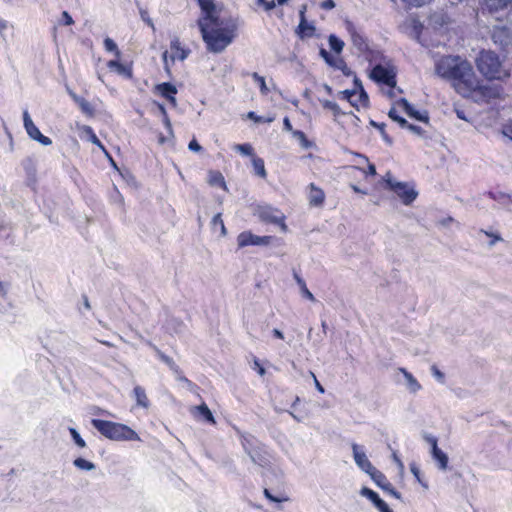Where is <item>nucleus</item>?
<instances>
[{
    "instance_id": "f257e3e1",
    "label": "nucleus",
    "mask_w": 512,
    "mask_h": 512,
    "mask_svg": "<svg viewBox=\"0 0 512 512\" xmlns=\"http://www.w3.org/2000/svg\"><path fill=\"white\" fill-rule=\"evenodd\" d=\"M197 25L207 50L212 53H221L236 37V25L234 23L213 26L209 22L198 20Z\"/></svg>"
},
{
    "instance_id": "f03ea898",
    "label": "nucleus",
    "mask_w": 512,
    "mask_h": 512,
    "mask_svg": "<svg viewBox=\"0 0 512 512\" xmlns=\"http://www.w3.org/2000/svg\"><path fill=\"white\" fill-rule=\"evenodd\" d=\"M436 72L443 78L468 84L472 75V66L460 57H446L436 64Z\"/></svg>"
},
{
    "instance_id": "7ed1b4c3",
    "label": "nucleus",
    "mask_w": 512,
    "mask_h": 512,
    "mask_svg": "<svg viewBox=\"0 0 512 512\" xmlns=\"http://www.w3.org/2000/svg\"><path fill=\"white\" fill-rule=\"evenodd\" d=\"M91 425L102 436L112 441H140L139 435L122 423L93 418Z\"/></svg>"
},
{
    "instance_id": "20e7f679",
    "label": "nucleus",
    "mask_w": 512,
    "mask_h": 512,
    "mask_svg": "<svg viewBox=\"0 0 512 512\" xmlns=\"http://www.w3.org/2000/svg\"><path fill=\"white\" fill-rule=\"evenodd\" d=\"M478 71L487 79H499L501 75V62L499 56L492 51H482L477 60Z\"/></svg>"
},
{
    "instance_id": "39448f33",
    "label": "nucleus",
    "mask_w": 512,
    "mask_h": 512,
    "mask_svg": "<svg viewBox=\"0 0 512 512\" xmlns=\"http://www.w3.org/2000/svg\"><path fill=\"white\" fill-rule=\"evenodd\" d=\"M383 180L386 189L394 192L404 205L412 204L418 196V192L413 186H410L406 182L394 180L390 172H387Z\"/></svg>"
},
{
    "instance_id": "423d86ee",
    "label": "nucleus",
    "mask_w": 512,
    "mask_h": 512,
    "mask_svg": "<svg viewBox=\"0 0 512 512\" xmlns=\"http://www.w3.org/2000/svg\"><path fill=\"white\" fill-rule=\"evenodd\" d=\"M256 215L263 222L280 225L283 231H286L287 229V226L284 222V214L276 208L268 205L258 206L256 209Z\"/></svg>"
},
{
    "instance_id": "0eeeda50",
    "label": "nucleus",
    "mask_w": 512,
    "mask_h": 512,
    "mask_svg": "<svg viewBox=\"0 0 512 512\" xmlns=\"http://www.w3.org/2000/svg\"><path fill=\"white\" fill-rule=\"evenodd\" d=\"M273 239V236H258L251 231H243L237 236V245L239 248L247 246H268Z\"/></svg>"
},
{
    "instance_id": "6e6552de",
    "label": "nucleus",
    "mask_w": 512,
    "mask_h": 512,
    "mask_svg": "<svg viewBox=\"0 0 512 512\" xmlns=\"http://www.w3.org/2000/svg\"><path fill=\"white\" fill-rule=\"evenodd\" d=\"M201 9L202 16L198 20L209 22L213 26L223 24V20L216 14V5L214 0H197Z\"/></svg>"
},
{
    "instance_id": "1a4fd4ad",
    "label": "nucleus",
    "mask_w": 512,
    "mask_h": 512,
    "mask_svg": "<svg viewBox=\"0 0 512 512\" xmlns=\"http://www.w3.org/2000/svg\"><path fill=\"white\" fill-rule=\"evenodd\" d=\"M23 124L28 136L31 139L39 142L43 146L52 144V140L49 137L43 135L34 124L27 110H24L23 112Z\"/></svg>"
},
{
    "instance_id": "9d476101",
    "label": "nucleus",
    "mask_w": 512,
    "mask_h": 512,
    "mask_svg": "<svg viewBox=\"0 0 512 512\" xmlns=\"http://www.w3.org/2000/svg\"><path fill=\"white\" fill-rule=\"evenodd\" d=\"M370 78L379 84H384L387 86L396 85L395 73L391 69L380 64L373 67L370 73Z\"/></svg>"
},
{
    "instance_id": "9b49d317",
    "label": "nucleus",
    "mask_w": 512,
    "mask_h": 512,
    "mask_svg": "<svg viewBox=\"0 0 512 512\" xmlns=\"http://www.w3.org/2000/svg\"><path fill=\"white\" fill-rule=\"evenodd\" d=\"M352 451L357 466L371 477V474H374V472H376L377 469L372 465L370 460L367 458L364 450L358 444L353 443Z\"/></svg>"
},
{
    "instance_id": "f8f14e48",
    "label": "nucleus",
    "mask_w": 512,
    "mask_h": 512,
    "mask_svg": "<svg viewBox=\"0 0 512 512\" xmlns=\"http://www.w3.org/2000/svg\"><path fill=\"white\" fill-rule=\"evenodd\" d=\"M397 104L403 109V111L409 118L419 122H423L425 124H429L430 118L427 111H419L415 109V107L406 98H400L397 101Z\"/></svg>"
},
{
    "instance_id": "ddd939ff",
    "label": "nucleus",
    "mask_w": 512,
    "mask_h": 512,
    "mask_svg": "<svg viewBox=\"0 0 512 512\" xmlns=\"http://www.w3.org/2000/svg\"><path fill=\"white\" fill-rule=\"evenodd\" d=\"M319 55L327 65L335 69L341 70L345 76L349 77L353 75V71L347 66L346 62L343 59H336L325 48H320Z\"/></svg>"
},
{
    "instance_id": "4468645a",
    "label": "nucleus",
    "mask_w": 512,
    "mask_h": 512,
    "mask_svg": "<svg viewBox=\"0 0 512 512\" xmlns=\"http://www.w3.org/2000/svg\"><path fill=\"white\" fill-rule=\"evenodd\" d=\"M493 42L505 50L512 44V30L506 26H496L492 31Z\"/></svg>"
},
{
    "instance_id": "2eb2a0df",
    "label": "nucleus",
    "mask_w": 512,
    "mask_h": 512,
    "mask_svg": "<svg viewBox=\"0 0 512 512\" xmlns=\"http://www.w3.org/2000/svg\"><path fill=\"white\" fill-rule=\"evenodd\" d=\"M360 495L367 498L378 509L379 512H394L388 504L379 496L377 492L368 488L362 487Z\"/></svg>"
},
{
    "instance_id": "dca6fc26",
    "label": "nucleus",
    "mask_w": 512,
    "mask_h": 512,
    "mask_svg": "<svg viewBox=\"0 0 512 512\" xmlns=\"http://www.w3.org/2000/svg\"><path fill=\"white\" fill-rule=\"evenodd\" d=\"M371 479L384 492L389 493L396 499H401V494L393 487V485L388 481L387 477L381 471L377 470L374 472V474H371Z\"/></svg>"
},
{
    "instance_id": "f3484780",
    "label": "nucleus",
    "mask_w": 512,
    "mask_h": 512,
    "mask_svg": "<svg viewBox=\"0 0 512 512\" xmlns=\"http://www.w3.org/2000/svg\"><path fill=\"white\" fill-rule=\"evenodd\" d=\"M155 91L164 99H166L172 106L177 105L176 94L178 92L176 86L171 82H162L155 86Z\"/></svg>"
},
{
    "instance_id": "a211bd4d",
    "label": "nucleus",
    "mask_w": 512,
    "mask_h": 512,
    "mask_svg": "<svg viewBox=\"0 0 512 512\" xmlns=\"http://www.w3.org/2000/svg\"><path fill=\"white\" fill-rule=\"evenodd\" d=\"M247 455L250 457L251 461L254 464H256L260 467H266L270 464L269 455L266 452L264 445H262V444H259L256 448L251 450Z\"/></svg>"
},
{
    "instance_id": "6ab92c4d",
    "label": "nucleus",
    "mask_w": 512,
    "mask_h": 512,
    "mask_svg": "<svg viewBox=\"0 0 512 512\" xmlns=\"http://www.w3.org/2000/svg\"><path fill=\"white\" fill-rule=\"evenodd\" d=\"M147 345L155 352L156 356L169 367V369L174 374L181 373L180 367L175 363V361L170 356L163 353L155 344H153L150 341L147 342Z\"/></svg>"
},
{
    "instance_id": "aec40b11",
    "label": "nucleus",
    "mask_w": 512,
    "mask_h": 512,
    "mask_svg": "<svg viewBox=\"0 0 512 512\" xmlns=\"http://www.w3.org/2000/svg\"><path fill=\"white\" fill-rule=\"evenodd\" d=\"M170 48H171L172 51H175V53H173L170 56V59H171L172 63H174V61L176 59L183 61L190 54V50L189 49H185V48L181 47V43L179 41V38H177V37H175L174 39L171 40Z\"/></svg>"
},
{
    "instance_id": "412c9836",
    "label": "nucleus",
    "mask_w": 512,
    "mask_h": 512,
    "mask_svg": "<svg viewBox=\"0 0 512 512\" xmlns=\"http://www.w3.org/2000/svg\"><path fill=\"white\" fill-rule=\"evenodd\" d=\"M82 131L88 136L89 141L92 142L93 144H95L96 146H98L105 153V155L109 158L112 165L114 167H116L113 158L110 156L109 152L106 150V148L102 144V142L98 139V137L94 133V130L92 129V127H90L88 125H84L82 127Z\"/></svg>"
},
{
    "instance_id": "4be33fe9",
    "label": "nucleus",
    "mask_w": 512,
    "mask_h": 512,
    "mask_svg": "<svg viewBox=\"0 0 512 512\" xmlns=\"http://www.w3.org/2000/svg\"><path fill=\"white\" fill-rule=\"evenodd\" d=\"M349 32L353 46L356 47L359 52L367 51L368 44L366 43V39L360 33H358L352 25L349 27Z\"/></svg>"
},
{
    "instance_id": "5701e85b",
    "label": "nucleus",
    "mask_w": 512,
    "mask_h": 512,
    "mask_svg": "<svg viewBox=\"0 0 512 512\" xmlns=\"http://www.w3.org/2000/svg\"><path fill=\"white\" fill-rule=\"evenodd\" d=\"M316 28L312 23L306 21H299L296 28V34L300 39L310 38L314 35Z\"/></svg>"
},
{
    "instance_id": "b1692460",
    "label": "nucleus",
    "mask_w": 512,
    "mask_h": 512,
    "mask_svg": "<svg viewBox=\"0 0 512 512\" xmlns=\"http://www.w3.org/2000/svg\"><path fill=\"white\" fill-rule=\"evenodd\" d=\"M431 457L437 463V466L440 470L444 471L448 468V455L440 448L431 450Z\"/></svg>"
},
{
    "instance_id": "393cba45",
    "label": "nucleus",
    "mask_w": 512,
    "mask_h": 512,
    "mask_svg": "<svg viewBox=\"0 0 512 512\" xmlns=\"http://www.w3.org/2000/svg\"><path fill=\"white\" fill-rule=\"evenodd\" d=\"M311 193L309 196V203L311 206L319 207L324 203L325 194L324 192L317 188L313 183L310 184Z\"/></svg>"
},
{
    "instance_id": "a878e982",
    "label": "nucleus",
    "mask_w": 512,
    "mask_h": 512,
    "mask_svg": "<svg viewBox=\"0 0 512 512\" xmlns=\"http://www.w3.org/2000/svg\"><path fill=\"white\" fill-rule=\"evenodd\" d=\"M133 395L136 400L137 406L143 408H148L150 406V402L146 395V391L142 386L136 385L133 389Z\"/></svg>"
},
{
    "instance_id": "bb28decb",
    "label": "nucleus",
    "mask_w": 512,
    "mask_h": 512,
    "mask_svg": "<svg viewBox=\"0 0 512 512\" xmlns=\"http://www.w3.org/2000/svg\"><path fill=\"white\" fill-rule=\"evenodd\" d=\"M107 66L110 69L115 70L120 75H123V76H125L127 78H131L132 77V70H131V68L128 67L127 65H124V64L120 63L118 60H110L107 63Z\"/></svg>"
},
{
    "instance_id": "cd10ccee",
    "label": "nucleus",
    "mask_w": 512,
    "mask_h": 512,
    "mask_svg": "<svg viewBox=\"0 0 512 512\" xmlns=\"http://www.w3.org/2000/svg\"><path fill=\"white\" fill-rule=\"evenodd\" d=\"M241 443L246 454L261 444L253 435L249 433L241 435Z\"/></svg>"
},
{
    "instance_id": "c85d7f7f",
    "label": "nucleus",
    "mask_w": 512,
    "mask_h": 512,
    "mask_svg": "<svg viewBox=\"0 0 512 512\" xmlns=\"http://www.w3.org/2000/svg\"><path fill=\"white\" fill-rule=\"evenodd\" d=\"M400 371L403 373L407 387L411 392L415 393L421 389V385L410 372H408L405 368H400Z\"/></svg>"
},
{
    "instance_id": "c756f323",
    "label": "nucleus",
    "mask_w": 512,
    "mask_h": 512,
    "mask_svg": "<svg viewBox=\"0 0 512 512\" xmlns=\"http://www.w3.org/2000/svg\"><path fill=\"white\" fill-rule=\"evenodd\" d=\"M194 409L197 411L199 416L203 418V420L205 422L210 423V424L215 423V418H214L211 410L205 403H202V404L194 407Z\"/></svg>"
},
{
    "instance_id": "7c9ffc66",
    "label": "nucleus",
    "mask_w": 512,
    "mask_h": 512,
    "mask_svg": "<svg viewBox=\"0 0 512 512\" xmlns=\"http://www.w3.org/2000/svg\"><path fill=\"white\" fill-rule=\"evenodd\" d=\"M293 276H294L296 283L298 284V286L300 288L302 296L304 298L314 302L316 299H315L314 295L307 288V285H306V282L304 281V279L302 277H300L296 272H294Z\"/></svg>"
},
{
    "instance_id": "2f4dec72",
    "label": "nucleus",
    "mask_w": 512,
    "mask_h": 512,
    "mask_svg": "<svg viewBox=\"0 0 512 512\" xmlns=\"http://www.w3.org/2000/svg\"><path fill=\"white\" fill-rule=\"evenodd\" d=\"M252 165H253V168H254V173L261 177V178H266L267 176V172H266V169H265V164H264V160L260 157H253L252 158Z\"/></svg>"
},
{
    "instance_id": "473e14b6",
    "label": "nucleus",
    "mask_w": 512,
    "mask_h": 512,
    "mask_svg": "<svg viewBox=\"0 0 512 512\" xmlns=\"http://www.w3.org/2000/svg\"><path fill=\"white\" fill-rule=\"evenodd\" d=\"M328 43L330 46V49L335 52L336 54H340L343 51L344 48V42L342 39H340L335 34H331L328 38Z\"/></svg>"
},
{
    "instance_id": "72a5a7b5",
    "label": "nucleus",
    "mask_w": 512,
    "mask_h": 512,
    "mask_svg": "<svg viewBox=\"0 0 512 512\" xmlns=\"http://www.w3.org/2000/svg\"><path fill=\"white\" fill-rule=\"evenodd\" d=\"M369 124L372 127L378 129V132H380L381 137L386 144H388L389 146H391L393 144V139L385 131V127H386L385 123H379V122H376L371 119L369 121Z\"/></svg>"
},
{
    "instance_id": "f704fd0d",
    "label": "nucleus",
    "mask_w": 512,
    "mask_h": 512,
    "mask_svg": "<svg viewBox=\"0 0 512 512\" xmlns=\"http://www.w3.org/2000/svg\"><path fill=\"white\" fill-rule=\"evenodd\" d=\"M292 136L299 141L301 147L304 149H309L314 146V143L310 141L306 134L301 130L292 131Z\"/></svg>"
},
{
    "instance_id": "c9c22d12",
    "label": "nucleus",
    "mask_w": 512,
    "mask_h": 512,
    "mask_svg": "<svg viewBox=\"0 0 512 512\" xmlns=\"http://www.w3.org/2000/svg\"><path fill=\"white\" fill-rule=\"evenodd\" d=\"M76 104L79 106L82 113L85 115L92 117L95 114V109L91 105L90 102H88L85 98L80 97L79 99H76Z\"/></svg>"
},
{
    "instance_id": "e433bc0d",
    "label": "nucleus",
    "mask_w": 512,
    "mask_h": 512,
    "mask_svg": "<svg viewBox=\"0 0 512 512\" xmlns=\"http://www.w3.org/2000/svg\"><path fill=\"white\" fill-rule=\"evenodd\" d=\"M485 3L491 11H498L506 8L512 0H485Z\"/></svg>"
},
{
    "instance_id": "4c0bfd02",
    "label": "nucleus",
    "mask_w": 512,
    "mask_h": 512,
    "mask_svg": "<svg viewBox=\"0 0 512 512\" xmlns=\"http://www.w3.org/2000/svg\"><path fill=\"white\" fill-rule=\"evenodd\" d=\"M322 106L325 108V109H328L330 111H332L334 117H335V120H337V117L340 116V115H346L347 113L343 112L340 108V106L336 103V102H333V101H330V100H324L322 102Z\"/></svg>"
},
{
    "instance_id": "58836bf2",
    "label": "nucleus",
    "mask_w": 512,
    "mask_h": 512,
    "mask_svg": "<svg viewBox=\"0 0 512 512\" xmlns=\"http://www.w3.org/2000/svg\"><path fill=\"white\" fill-rule=\"evenodd\" d=\"M73 465L80 469L85 471H92L96 468L95 464L91 461H88L82 457H78L73 461Z\"/></svg>"
},
{
    "instance_id": "ea45409f",
    "label": "nucleus",
    "mask_w": 512,
    "mask_h": 512,
    "mask_svg": "<svg viewBox=\"0 0 512 512\" xmlns=\"http://www.w3.org/2000/svg\"><path fill=\"white\" fill-rule=\"evenodd\" d=\"M388 117L403 129L408 125V121L404 117L400 116L394 107L389 110Z\"/></svg>"
},
{
    "instance_id": "a19ab883",
    "label": "nucleus",
    "mask_w": 512,
    "mask_h": 512,
    "mask_svg": "<svg viewBox=\"0 0 512 512\" xmlns=\"http://www.w3.org/2000/svg\"><path fill=\"white\" fill-rule=\"evenodd\" d=\"M251 77L256 83H258L261 94L267 95L269 92V88L266 85L265 78L259 75L257 72L251 73Z\"/></svg>"
},
{
    "instance_id": "79ce46f5",
    "label": "nucleus",
    "mask_w": 512,
    "mask_h": 512,
    "mask_svg": "<svg viewBox=\"0 0 512 512\" xmlns=\"http://www.w3.org/2000/svg\"><path fill=\"white\" fill-rule=\"evenodd\" d=\"M104 48L106 51L114 53L116 57H120V55H121V52L118 49L117 44L115 43V41L113 39H111L109 37H106L104 39Z\"/></svg>"
},
{
    "instance_id": "37998d69",
    "label": "nucleus",
    "mask_w": 512,
    "mask_h": 512,
    "mask_svg": "<svg viewBox=\"0 0 512 512\" xmlns=\"http://www.w3.org/2000/svg\"><path fill=\"white\" fill-rule=\"evenodd\" d=\"M22 166L25 171L26 176L37 174L36 165L32 158H26L22 161Z\"/></svg>"
},
{
    "instance_id": "c03bdc74",
    "label": "nucleus",
    "mask_w": 512,
    "mask_h": 512,
    "mask_svg": "<svg viewBox=\"0 0 512 512\" xmlns=\"http://www.w3.org/2000/svg\"><path fill=\"white\" fill-rule=\"evenodd\" d=\"M68 430H69L72 440L78 447H80V448L86 447L85 440L81 437V435L75 428L69 427Z\"/></svg>"
},
{
    "instance_id": "a18cd8bd",
    "label": "nucleus",
    "mask_w": 512,
    "mask_h": 512,
    "mask_svg": "<svg viewBox=\"0 0 512 512\" xmlns=\"http://www.w3.org/2000/svg\"><path fill=\"white\" fill-rule=\"evenodd\" d=\"M184 327L185 326H184L183 322L179 321L175 318H172L167 322V328L173 329V332L176 334L181 333L183 331Z\"/></svg>"
},
{
    "instance_id": "49530a36",
    "label": "nucleus",
    "mask_w": 512,
    "mask_h": 512,
    "mask_svg": "<svg viewBox=\"0 0 512 512\" xmlns=\"http://www.w3.org/2000/svg\"><path fill=\"white\" fill-rule=\"evenodd\" d=\"M137 6L139 9V14H140L141 20L143 22H145L149 27H151L153 31H155L156 29H155L154 23H153L152 19L150 18L148 11L146 9L140 7L138 2H137Z\"/></svg>"
},
{
    "instance_id": "de8ad7c7",
    "label": "nucleus",
    "mask_w": 512,
    "mask_h": 512,
    "mask_svg": "<svg viewBox=\"0 0 512 512\" xmlns=\"http://www.w3.org/2000/svg\"><path fill=\"white\" fill-rule=\"evenodd\" d=\"M234 148L244 156H253V148L249 143L237 144Z\"/></svg>"
},
{
    "instance_id": "09e8293b",
    "label": "nucleus",
    "mask_w": 512,
    "mask_h": 512,
    "mask_svg": "<svg viewBox=\"0 0 512 512\" xmlns=\"http://www.w3.org/2000/svg\"><path fill=\"white\" fill-rule=\"evenodd\" d=\"M410 471L424 488H428V484L421 479L420 469L415 463L410 464Z\"/></svg>"
},
{
    "instance_id": "8fccbe9b",
    "label": "nucleus",
    "mask_w": 512,
    "mask_h": 512,
    "mask_svg": "<svg viewBox=\"0 0 512 512\" xmlns=\"http://www.w3.org/2000/svg\"><path fill=\"white\" fill-rule=\"evenodd\" d=\"M213 227H217L219 226L220 229H221V233L222 235H226L227 231H226V228H225V225H224V222L222 220V216L220 213L216 214L213 218H212V221H211Z\"/></svg>"
},
{
    "instance_id": "3c124183",
    "label": "nucleus",
    "mask_w": 512,
    "mask_h": 512,
    "mask_svg": "<svg viewBox=\"0 0 512 512\" xmlns=\"http://www.w3.org/2000/svg\"><path fill=\"white\" fill-rule=\"evenodd\" d=\"M342 99L347 100L352 106L358 109L356 102L352 100V97L356 94V90L347 89L340 92Z\"/></svg>"
},
{
    "instance_id": "603ef678",
    "label": "nucleus",
    "mask_w": 512,
    "mask_h": 512,
    "mask_svg": "<svg viewBox=\"0 0 512 512\" xmlns=\"http://www.w3.org/2000/svg\"><path fill=\"white\" fill-rule=\"evenodd\" d=\"M355 155L359 158H361L363 161L367 162V171L366 173L371 176H375L377 174L376 172V166L373 163H370L368 158L365 155H362L360 153H355Z\"/></svg>"
},
{
    "instance_id": "864d4df0",
    "label": "nucleus",
    "mask_w": 512,
    "mask_h": 512,
    "mask_svg": "<svg viewBox=\"0 0 512 512\" xmlns=\"http://www.w3.org/2000/svg\"><path fill=\"white\" fill-rule=\"evenodd\" d=\"M431 374L439 383H445V374L436 365L431 366Z\"/></svg>"
},
{
    "instance_id": "5fc2aeb1",
    "label": "nucleus",
    "mask_w": 512,
    "mask_h": 512,
    "mask_svg": "<svg viewBox=\"0 0 512 512\" xmlns=\"http://www.w3.org/2000/svg\"><path fill=\"white\" fill-rule=\"evenodd\" d=\"M405 129H408L410 132H412L420 137H423V138L427 137L426 132L418 125L411 124L408 122V125L405 127Z\"/></svg>"
},
{
    "instance_id": "6e6d98bb",
    "label": "nucleus",
    "mask_w": 512,
    "mask_h": 512,
    "mask_svg": "<svg viewBox=\"0 0 512 512\" xmlns=\"http://www.w3.org/2000/svg\"><path fill=\"white\" fill-rule=\"evenodd\" d=\"M264 495L268 500L275 503H280L287 500L286 498L274 496L268 488H264Z\"/></svg>"
},
{
    "instance_id": "4d7b16f0",
    "label": "nucleus",
    "mask_w": 512,
    "mask_h": 512,
    "mask_svg": "<svg viewBox=\"0 0 512 512\" xmlns=\"http://www.w3.org/2000/svg\"><path fill=\"white\" fill-rule=\"evenodd\" d=\"M210 182L211 184H217L225 188L224 177L220 172H216L214 175H212Z\"/></svg>"
},
{
    "instance_id": "13d9d810",
    "label": "nucleus",
    "mask_w": 512,
    "mask_h": 512,
    "mask_svg": "<svg viewBox=\"0 0 512 512\" xmlns=\"http://www.w3.org/2000/svg\"><path fill=\"white\" fill-rule=\"evenodd\" d=\"M424 439L426 442H428L431 445V450L437 449L438 447V440L435 436L431 434H424Z\"/></svg>"
},
{
    "instance_id": "bf43d9fd",
    "label": "nucleus",
    "mask_w": 512,
    "mask_h": 512,
    "mask_svg": "<svg viewBox=\"0 0 512 512\" xmlns=\"http://www.w3.org/2000/svg\"><path fill=\"white\" fill-rule=\"evenodd\" d=\"M188 149H189L190 151H192V152H196V153H198V152L202 151V149H203V148H202V146L199 144V142H198L195 138H193V139L189 142V144H188Z\"/></svg>"
},
{
    "instance_id": "052dcab7",
    "label": "nucleus",
    "mask_w": 512,
    "mask_h": 512,
    "mask_svg": "<svg viewBox=\"0 0 512 512\" xmlns=\"http://www.w3.org/2000/svg\"><path fill=\"white\" fill-rule=\"evenodd\" d=\"M406 4L413 7H421L429 3L431 0H403Z\"/></svg>"
},
{
    "instance_id": "680f3d73",
    "label": "nucleus",
    "mask_w": 512,
    "mask_h": 512,
    "mask_svg": "<svg viewBox=\"0 0 512 512\" xmlns=\"http://www.w3.org/2000/svg\"><path fill=\"white\" fill-rule=\"evenodd\" d=\"M257 4L263 6L266 11H270L275 8L274 1L257 0Z\"/></svg>"
},
{
    "instance_id": "e2e57ef3",
    "label": "nucleus",
    "mask_w": 512,
    "mask_h": 512,
    "mask_svg": "<svg viewBox=\"0 0 512 512\" xmlns=\"http://www.w3.org/2000/svg\"><path fill=\"white\" fill-rule=\"evenodd\" d=\"M61 16L63 25L70 26L74 23L72 16L67 11H63Z\"/></svg>"
},
{
    "instance_id": "0e129e2a",
    "label": "nucleus",
    "mask_w": 512,
    "mask_h": 512,
    "mask_svg": "<svg viewBox=\"0 0 512 512\" xmlns=\"http://www.w3.org/2000/svg\"><path fill=\"white\" fill-rule=\"evenodd\" d=\"M358 94H359V101L361 102V104L363 106H367L369 103V96H368L367 92L365 91V89L358 92Z\"/></svg>"
},
{
    "instance_id": "69168bd1",
    "label": "nucleus",
    "mask_w": 512,
    "mask_h": 512,
    "mask_svg": "<svg viewBox=\"0 0 512 512\" xmlns=\"http://www.w3.org/2000/svg\"><path fill=\"white\" fill-rule=\"evenodd\" d=\"M254 369L257 370V373L260 376H264L266 373L265 368L260 364V361L257 358L254 359Z\"/></svg>"
},
{
    "instance_id": "338daca9",
    "label": "nucleus",
    "mask_w": 512,
    "mask_h": 512,
    "mask_svg": "<svg viewBox=\"0 0 512 512\" xmlns=\"http://www.w3.org/2000/svg\"><path fill=\"white\" fill-rule=\"evenodd\" d=\"M321 8L324 9V10H331L333 8H335L336 4H335V1L334 0H324L321 4H320Z\"/></svg>"
},
{
    "instance_id": "774afa93",
    "label": "nucleus",
    "mask_w": 512,
    "mask_h": 512,
    "mask_svg": "<svg viewBox=\"0 0 512 512\" xmlns=\"http://www.w3.org/2000/svg\"><path fill=\"white\" fill-rule=\"evenodd\" d=\"M353 84H354V88L352 90H356V94L358 92L364 90L362 81L357 76H354Z\"/></svg>"
}]
</instances>
